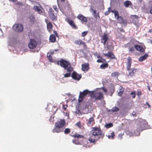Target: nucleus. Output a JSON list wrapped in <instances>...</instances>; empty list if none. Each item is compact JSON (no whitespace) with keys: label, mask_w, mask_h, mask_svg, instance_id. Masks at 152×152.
Here are the masks:
<instances>
[{"label":"nucleus","mask_w":152,"mask_h":152,"mask_svg":"<svg viewBox=\"0 0 152 152\" xmlns=\"http://www.w3.org/2000/svg\"><path fill=\"white\" fill-rule=\"evenodd\" d=\"M124 91V88L122 86H120L119 89V91L118 92V95L120 96H121L122 94Z\"/></svg>","instance_id":"obj_29"},{"label":"nucleus","mask_w":152,"mask_h":152,"mask_svg":"<svg viewBox=\"0 0 152 152\" xmlns=\"http://www.w3.org/2000/svg\"><path fill=\"white\" fill-rule=\"evenodd\" d=\"M82 70L84 71H87L89 69V64L88 63L83 64L81 65Z\"/></svg>","instance_id":"obj_18"},{"label":"nucleus","mask_w":152,"mask_h":152,"mask_svg":"<svg viewBox=\"0 0 152 152\" xmlns=\"http://www.w3.org/2000/svg\"><path fill=\"white\" fill-rule=\"evenodd\" d=\"M33 9L37 12H38L39 13L41 14L42 13V11L41 10L38 6H34L33 7Z\"/></svg>","instance_id":"obj_27"},{"label":"nucleus","mask_w":152,"mask_h":152,"mask_svg":"<svg viewBox=\"0 0 152 152\" xmlns=\"http://www.w3.org/2000/svg\"><path fill=\"white\" fill-rule=\"evenodd\" d=\"M102 90L105 93H106L107 92V89L104 87H103L102 88Z\"/></svg>","instance_id":"obj_54"},{"label":"nucleus","mask_w":152,"mask_h":152,"mask_svg":"<svg viewBox=\"0 0 152 152\" xmlns=\"http://www.w3.org/2000/svg\"><path fill=\"white\" fill-rule=\"evenodd\" d=\"M12 28L16 32H21L23 31V26L20 24H15L13 25Z\"/></svg>","instance_id":"obj_7"},{"label":"nucleus","mask_w":152,"mask_h":152,"mask_svg":"<svg viewBox=\"0 0 152 152\" xmlns=\"http://www.w3.org/2000/svg\"><path fill=\"white\" fill-rule=\"evenodd\" d=\"M71 136L73 137L74 138L77 139V140L75 139L72 140L73 142L76 144H79L80 143L79 141V139H83L84 137V136L80 135L77 133L74 135H71Z\"/></svg>","instance_id":"obj_6"},{"label":"nucleus","mask_w":152,"mask_h":152,"mask_svg":"<svg viewBox=\"0 0 152 152\" xmlns=\"http://www.w3.org/2000/svg\"><path fill=\"white\" fill-rule=\"evenodd\" d=\"M57 63L65 69L67 70V72H71L73 70V68L71 66L70 63L67 61L61 59L60 61H58Z\"/></svg>","instance_id":"obj_3"},{"label":"nucleus","mask_w":152,"mask_h":152,"mask_svg":"<svg viewBox=\"0 0 152 152\" xmlns=\"http://www.w3.org/2000/svg\"><path fill=\"white\" fill-rule=\"evenodd\" d=\"M71 74L70 73H66L64 75V77H70L71 76Z\"/></svg>","instance_id":"obj_44"},{"label":"nucleus","mask_w":152,"mask_h":152,"mask_svg":"<svg viewBox=\"0 0 152 152\" xmlns=\"http://www.w3.org/2000/svg\"><path fill=\"white\" fill-rule=\"evenodd\" d=\"M37 45L36 42L34 39H30L28 44V47L30 49H34Z\"/></svg>","instance_id":"obj_9"},{"label":"nucleus","mask_w":152,"mask_h":152,"mask_svg":"<svg viewBox=\"0 0 152 152\" xmlns=\"http://www.w3.org/2000/svg\"><path fill=\"white\" fill-rule=\"evenodd\" d=\"M83 145H84V146H85L86 148H90L91 147L90 144L87 141L86 142V144L83 143Z\"/></svg>","instance_id":"obj_41"},{"label":"nucleus","mask_w":152,"mask_h":152,"mask_svg":"<svg viewBox=\"0 0 152 152\" xmlns=\"http://www.w3.org/2000/svg\"><path fill=\"white\" fill-rule=\"evenodd\" d=\"M71 77L74 80L79 81L81 78V74H79L75 71H73L71 75Z\"/></svg>","instance_id":"obj_8"},{"label":"nucleus","mask_w":152,"mask_h":152,"mask_svg":"<svg viewBox=\"0 0 152 152\" xmlns=\"http://www.w3.org/2000/svg\"><path fill=\"white\" fill-rule=\"evenodd\" d=\"M98 58H99L100 59H98L97 60V62L98 63H102L106 62V60L102 58V57L99 56Z\"/></svg>","instance_id":"obj_32"},{"label":"nucleus","mask_w":152,"mask_h":152,"mask_svg":"<svg viewBox=\"0 0 152 152\" xmlns=\"http://www.w3.org/2000/svg\"><path fill=\"white\" fill-rule=\"evenodd\" d=\"M48 14L49 15H55V13L54 10H53L52 8H50L49 9V11L48 12Z\"/></svg>","instance_id":"obj_36"},{"label":"nucleus","mask_w":152,"mask_h":152,"mask_svg":"<svg viewBox=\"0 0 152 152\" xmlns=\"http://www.w3.org/2000/svg\"><path fill=\"white\" fill-rule=\"evenodd\" d=\"M124 5L126 7H128L132 5V3L129 1H126L124 3Z\"/></svg>","instance_id":"obj_25"},{"label":"nucleus","mask_w":152,"mask_h":152,"mask_svg":"<svg viewBox=\"0 0 152 152\" xmlns=\"http://www.w3.org/2000/svg\"><path fill=\"white\" fill-rule=\"evenodd\" d=\"M77 18L79 20H81L82 23L87 22V19L82 14H79Z\"/></svg>","instance_id":"obj_17"},{"label":"nucleus","mask_w":152,"mask_h":152,"mask_svg":"<svg viewBox=\"0 0 152 152\" xmlns=\"http://www.w3.org/2000/svg\"><path fill=\"white\" fill-rule=\"evenodd\" d=\"M84 98L83 97H82L81 96L80 94L78 99L79 102H82Z\"/></svg>","instance_id":"obj_40"},{"label":"nucleus","mask_w":152,"mask_h":152,"mask_svg":"<svg viewBox=\"0 0 152 152\" xmlns=\"http://www.w3.org/2000/svg\"><path fill=\"white\" fill-rule=\"evenodd\" d=\"M134 47L138 51L142 52H145V49L142 46L136 45H134Z\"/></svg>","instance_id":"obj_21"},{"label":"nucleus","mask_w":152,"mask_h":152,"mask_svg":"<svg viewBox=\"0 0 152 152\" xmlns=\"http://www.w3.org/2000/svg\"><path fill=\"white\" fill-rule=\"evenodd\" d=\"M67 107V105H63V109L64 110H66V107Z\"/></svg>","instance_id":"obj_56"},{"label":"nucleus","mask_w":152,"mask_h":152,"mask_svg":"<svg viewBox=\"0 0 152 152\" xmlns=\"http://www.w3.org/2000/svg\"><path fill=\"white\" fill-rule=\"evenodd\" d=\"M137 95L138 97L141 96L142 95V92L141 91H137Z\"/></svg>","instance_id":"obj_46"},{"label":"nucleus","mask_w":152,"mask_h":152,"mask_svg":"<svg viewBox=\"0 0 152 152\" xmlns=\"http://www.w3.org/2000/svg\"><path fill=\"white\" fill-rule=\"evenodd\" d=\"M148 89L149 91H151L150 87L149 86H147Z\"/></svg>","instance_id":"obj_63"},{"label":"nucleus","mask_w":152,"mask_h":152,"mask_svg":"<svg viewBox=\"0 0 152 152\" xmlns=\"http://www.w3.org/2000/svg\"><path fill=\"white\" fill-rule=\"evenodd\" d=\"M87 124L89 126H92L95 124L94 120L93 117H91L89 119L86 120Z\"/></svg>","instance_id":"obj_16"},{"label":"nucleus","mask_w":152,"mask_h":152,"mask_svg":"<svg viewBox=\"0 0 152 152\" xmlns=\"http://www.w3.org/2000/svg\"><path fill=\"white\" fill-rule=\"evenodd\" d=\"M148 55V53H145L144 56H141L139 58V61L140 62L142 61L147 58Z\"/></svg>","instance_id":"obj_22"},{"label":"nucleus","mask_w":152,"mask_h":152,"mask_svg":"<svg viewBox=\"0 0 152 152\" xmlns=\"http://www.w3.org/2000/svg\"><path fill=\"white\" fill-rule=\"evenodd\" d=\"M109 39V36L106 33H104L102 36L101 39V43H103L104 45L105 44L106 42Z\"/></svg>","instance_id":"obj_12"},{"label":"nucleus","mask_w":152,"mask_h":152,"mask_svg":"<svg viewBox=\"0 0 152 152\" xmlns=\"http://www.w3.org/2000/svg\"><path fill=\"white\" fill-rule=\"evenodd\" d=\"M88 33L87 31H84L82 33V37H85L86 35Z\"/></svg>","instance_id":"obj_48"},{"label":"nucleus","mask_w":152,"mask_h":152,"mask_svg":"<svg viewBox=\"0 0 152 152\" xmlns=\"http://www.w3.org/2000/svg\"><path fill=\"white\" fill-rule=\"evenodd\" d=\"M47 57L49 60V61L51 62H53V59H52V55H51L50 54V53H48L47 54Z\"/></svg>","instance_id":"obj_33"},{"label":"nucleus","mask_w":152,"mask_h":152,"mask_svg":"<svg viewBox=\"0 0 152 152\" xmlns=\"http://www.w3.org/2000/svg\"><path fill=\"white\" fill-rule=\"evenodd\" d=\"M64 133L66 134H69L71 132L70 129L68 128H66L64 130Z\"/></svg>","instance_id":"obj_35"},{"label":"nucleus","mask_w":152,"mask_h":152,"mask_svg":"<svg viewBox=\"0 0 152 152\" xmlns=\"http://www.w3.org/2000/svg\"><path fill=\"white\" fill-rule=\"evenodd\" d=\"M118 74V73L117 72H114L111 74V75L112 76L115 77Z\"/></svg>","instance_id":"obj_47"},{"label":"nucleus","mask_w":152,"mask_h":152,"mask_svg":"<svg viewBox=\"0 0 152 152\" xmlns=\"http://www.w3.org/2000/svg\"><path fill=\"white\" fill-rule=\"evenodd\" d=\"M60 10L62 12H67L71 10V6L68 1H66L64 4H62L60 7Z\"/></svg>","instance_id":"obj_5"},{"label":"nucleus","mask_w":152,"mask_h":152,"mask_svg":"<svg viewBox=\"0 0 152 152\" xmlns=\"http://www.w3.org/2000/svg\"><path fill=\"white\" fill-rule=\"evenodd\" d=\"M108 66V64L107 63H104L100 66V68L101 69H104L106 68H107Z\"/></svg>","instance_id":"obj_28"},{"label":"nucleus","mask_w":152,"mask_h":152,"mask_svg":"<svg viewBox=\"0 0 152 152\" xmlns=\"http://www.w3.org/2000/svg\"><path fill=\"white\" fill-rule=\"evenodd\" d=\"M115 13L114 14V15L115 17H116V16L117 17L118 16H119V15L118 14V13L117 11H116V12H115Z\"/></svg>","instance_id":"obj_51"},{"label":"nucleus","mask_w":152,"mask_h":152,"mask_svg":"<svg viewBox=\"0 0 152 152\" xmlns=\"http://www.w3.org/2000/svg\"><path fill=\"white\" fill-rule=\"evenodd\" d=\"M65 124L66 121L64 119L57 120L55 124V127L53 129V132L59 133L64 132V128Z\"/></svg>","instance_id":"obj_2"},{"label":"nucleus","mask_w":152,"mask_h":152,"mask_svg":"<svg viewBox=\"0 0 152 152\" xmlns=\"http://www.w3.org/2000/svg\"><path fill=\"white\" fill-rule=\"evenodd\" d=\"M115 91L114 88V87H111L110 88V92L111 93V95L110 96H112V94L114 93Z\"/></svg>","instance_id":"obj_38"},{"label":"nucleus","mask_w":152,"mask_h":152,"mask_svg":"<svg viewBox=\"0 0 152 152\" xmlns=\"http://www.w3.org/2000/svg\"><path fill=\"white\" fill-rule=\"evenodd\" d=\"M117 11L115 10H111L110 11V12H112L114 13H115V12H116Z\"/></svg>","instance_id":"obj_62"},{"label":"nucleus","mask_w":152,"mask_h":152,"mask_svg":"<svg viewBox=\"0 0 152 152\" xmlns=\"http://www.w3.org/2000/svg\"><path fill=\"white\" fill-rule=\"evenodd\" d=\"M131 115L133 116H136V112L134 111H133L131 114Z\"/></svg>","instance_id":"obj_55"},{"label":"nucleus","mask_w":152,"mask_h":152,"mask_svg":"<svg viewBox=\"0 0 152 152\" xmlns=\"http://www.w3.org/2000/svg\"><path fill=\"white\" fill-rule=\"evenodd\" d=\"M49 16L51 19L53 21H56L57 20V17L56 15H49Z\"/></svg>","instance_id":"obj_31"},{"label":"nucleus","mask_w":152,"mask_h":152,"mask_svg":"<svg viewBox=\"0 0 152 152\" xmlns=\"http://www.w3.org/2000/svg\"><path fill=\"white\" fill-rule=\"evenodd\" d=\"M150 12L152 14V7H151L150 10Z\"/></svg>","instance_id":"obj_64"},{"label":"nucleus","mask_w":152,"mask_h":152,"mask_svg":"<svg viewBox=\"0 0 152 152\" xmlns=\"http://www.w3.org/2000/svg\"><path fill=\"white\" fill-rule=\"evenodd\" d=\"M118 29H119L120 31L121 32H124L125 31L124 30V29L123 28H117Z\"/></svg>","instance_id":"obj_49"},{"label":"nucleus","mask_w":152,"mask_h":152,"mask_svg":"<svg viewBox=\"0 0 152 152\" xmlns=\"http://www.w3.org/2000/svg\"><path fill=\"white\" fill-rule=\"evenodd\" d=\"M66 20L72 28L75 29H77V27L72 20L70 19L69 18L66 19Z\"/></svg>","instance_id":"obj_14"},{"label":"nucleus","mask_w":152,"mask_h":152,"mask_svg":"<svg viewBox=\"0 0 152 152\" xmlns=\"http://www.w3.org/2000/svg\"><path fill=\"white\" fill-rule=\"evenodd\" d=\"M146 104L149 107H151V106L150 105V104H149L148 103V102H146Z\"/></svg>","instance_id":"obj_60"},{"label":"nucleus","mask_w":152,"mask_h":152,"mask_svg":"<svg viewBox=\"0 0 152 152\" xmlns=\"http://www.w3.org/2000/svg\"><path fill=\"white\" fill-rule=\"evenodd\" d=\"M93 131L89 134L88 140L91 143H94L100 138H103L104 135L99 127H93Z\"/></svg>","instance_id":"obj_1"},{"label":"nucleus","mask_w":152,"mask_h":152,"mask_svg":"<svg viewBox=\"0 0 152 152\" xmlns=\"http://www.w3.org/2000/svg\"><path fill=\"white\" fill-rule=\"evenodd\" d=\"M17 4H18L19 5H22V3L20 2H17Z\"/></svg>","instance_id":"obj_61"},{"label":"nucleus","mask_w":152,"mask_h":152,"mask_svg":"<svg viewBox=\"0 0 152 152\" xmlns=\"http://www.w3.org/2000/svg\"><path fill=\"white\" fill-rule=\"evenodd\" d=\"M29 19L30 22H34V16L32 15H31L29 17Z\"/></svg>","instance_id":"obj_42"},{"label":"nucleus","mask_w":152,"mask_h":152,"mask_svg":"<svg viewBox=\"0 0 152 152\" xmlns=\"http://www.w3.org/2000/svg\"><path fill=\"white\" fill-rule=\"evenodd\" d=\"M134 48L133 47H131L129 49V51L132 52L134 51Z\"/></svg>","instance_id":"obj_52"},{"label":"nucleus","mask_w":152,"mask_h":152,"mask_svg":"<svg viewBox=\"0 0 152 152\" xmlns=\"http://www.w3.org/2000/svg\"><path fill=\"white\" fill-rule=\"evenodd\" d=\"M74 43L76 45H83L84 48L85 49H87V46L85 43L84 42H83L80 39L77 40L75 41L74 42Z\"/></svg>","instance_id":"obj_13"},{"label":"nucleus","mask_w":152,"mask_h":152,"mask_svg":"<svg viewBox=\"0 0 152 152\" xmlns=\"http://www.w3.org/2000/svg\"><path fill=\"white\" fill-rule=\"evenodd\" d=\"M28 36L30 39H33L35 37V34L34 31L30 30L28 33Z\"/></svg>","instance_id":"obj_20"},{"label":"nucleus","mask_w":152,"mask_h":152,"mask_svg":"<svg viewBox=\"0 0 152 152\" xmlns=\"http://www.w3.org/2000/svg\"><path fill=\"white\" fill-rule=\"evenodd\" d=\"M53 9L57 12H58V9L57 8V7L56 5H53Z\"/></svg>","instance_id":"obj_45"},{"label":"nucleus","mask_w":152,"mask_h":152,"mask_svg":"<svg viewBox=\"0 0 152 152\" xmlns=\"http://www.w3.org/2000/svg\"><path fill=\"white\" fill-rule=\"evenodd\" d=\"M113 124L111 123H109L107 124H106L104 126L106 128L108 129L110 128L113 127Z\"/></svg>","instance_id":"obj_34"},{"label":"nucleus","mask_w":152,"mask_h":152,"mask_svg":"<svg viewBox=\"0 0 152 152\" xmlns=\"http://www.w3.org/2000/svg\"><path fill=\"white\" fill-rule=\"evenodd\" d=\"M110 136L112 139H113L115 137V134L114 132H113L111 133Z\"/></svg>","instance_id":"obj_50"},{"label":"nucleus","mask_w":152,"mask_h":152,"mask_svg":"<svg viewBox=\"0 0 152 152\" xmlns=\"http://www.w3.org/2000/svg\"><path fill=\"white\" fill-rule=\"evenodd\" d=\"M47 24V28L48 30H51L53 27V25L51 23L50 21L48 22H46Z\"/></svg>","instance_id":"obj_30"},{"label":"nucleus","mask_w":152,"mask_h":152,"mask_svg":"<svg viewBox=\"0 0 152 152\" xmlns=\"http://www.w3.org/2000/svg\"><path fill=\"white\" fill-rule=\"evenodd\" d=\"M90 96L91 98L95 99L96 100H101L103 98V94L100 92H96L94 93L92 92L91 93Z\"/></svg>","instance_id":"obj_4"},{"label":"nucleus","mask_w":152,"mask_h":152,"mask_svg":"<svg viewBox=\"0 0 152 152\" xmlns=\"http://www.w3.org/2000/svg\"><path fill=\"white\" fill-rule=\"evenodd\" d=\"M49 40L51 42H55L56 40V36L54 34L51 35L50 37Z\"/></svg>","instance_id":"obj_26"},{"label":"nucleus","mask_w":152,"mask_h":152,"mask_svg":"<svg viewBox=\"0 0 152 152\" xmlns=\"http://www.w3.org/2000/svg\"><path fill=\"white\" fill-rule=\"evenodd\" d=\"M58 1H59L60 2H64L65 1V0H57Z\"/></svg>","instance_id":"obj_58"},{"label":"nucleus","mask_w":152,"mask_h":152,"mask_svg":"<svg viewBox=\"0 0 152 152\" xmlns=\"http://www.w3.org/2000/svg\"><path fill=\"white\" fill-rule=\"evenodd\" d=\"M50 54L51 55H52V56H53V53H54V52L53 51H50Z\"/></svg>","instance_id":"obj_59"},{"label":"nucleus","mask_w":152,"mask_h":152,"mask_svg":"<svg viewBox=\"0 0 152 152\" xmlns=\"http://www.w3.org/2000/svg\"><path fill=\"white\" fill-rule=\"evenodd\" d=\"M90 11L92 12H93L94 16L96 20L97 19L98 20L99 19L100 16L99 12L96 13V11L95 10H94L92 7L90 9Z\"/></svg>","instance_id":"obj_15"},{"label":"nucleus","mask_w":152,"mask_h":152,"mask_svg":"<svg viewBox=\"0 0 152 152\" xmlns=\"http://www.w3.org/2000/svg\"><path fill=\"white\" fill-rule=\"evenodd\" d=\"M119 109L118 107H114L113 108H112V112H117L119 110Z\"/></svg>","instance_id":"obj_39"},{"label":"nucleus","mask_w":152,"mask_h":152,"mask_svg":"<svg viewBox=\"0 0 152 152\" xmlns=\"http://www.w3.org/2000/svg\"><path fill=\"white\" fill-rule=\"evenodd\" d=\"M53 33L54 34V35L55 36H57L58 37V34H57V32L56 31H54V32H53Z\"/></svg>","instance_id":"obj_57"},{"label":"nucleus","mask_w":152,"mask_h":152,"mask_svg":"<svg viewBox=\"0 0 152 152\" xmlns=\"http://www.w3.org/2000/svg\"><path fill=\"white\" fill-rule=\"evenodd\" d=\"M75 125L77 126L78 127L80 128H81V125L80 122H77L75 124Z\"/></svg>","instance_id":"obj_43"},{"label":"nucleus","mask_w":152,"mask_h":152,"mask_svg":"<svg viewBox=\"0 0 152 152\" xmlns=\"http://www.w3.org/2000/svg\"><path fill=\"white\" fill-rule=\"evenodd\" d=\"M136 72V69L133 68L132 69V70L129 72V75L130 76L134 75L135 73Z\"/></svg>","instance_id":"obj_24"},{"label":"nucleus","mask_w":152,"mask_h":152,"mask_svg":"<svg viewBox=\"0 0 152 152\" xmlns=\"http://www.w3.org/2000/svg\"><path fill=\"white\" fill-rule=\"evenodd\" d=\"M110 12V11L109 9L108 10V11L106 12L105 13V15H108Z\"/></svg>","instance_id":"obj_53"},{"label":"nucleus","mask_w":152,"mask_h":152,"mask_svg":"<svg viewBox=\"0 0 152 152\" xmlns=\"http://www.w3.org/2000/svg\"><path fill=\"white\" fill-rule=\"evenodd\" d=\"M132 64V59L130 57H128L127 58V61L126 63V69L128 71L131 70V67Z\"/></svg>","instance_id":"obj_11"},{"label":"nucleus","mask_w":152,"mask_h":152,"mask_svg":"<svg viewBox=\"0 0 152 152\" xmlns=\"http://www.w3.org/2000/svg\"><path fill=\"white\" fill-rule=\"evenodd\" d=\"M104 56H107V58H110V59H115V57L114 54L112 52H108L107 53H103Z\"/></svg>","instance_id":"obj_19"},{"label":"nucleus","mask_w":152,"mask_h":152,"mask_svg":"<svg viewBox=\"0 0 152 152\" xmlns=\"http://www.w3.org/2000/svg\"><path fill=\"white\" fill-rule=\"evenodd\" d=\"M136 91H134L131 92V93H130V95H132V98L133 99H134L135 98L136 96Z\"/></svg>","instance_id":"obj_37"},{"label":"nucleus","mask_w":152,"mask_h":152,"mask_svg":"<svg viewBox=\"0 0 152 152\" xmlns=\"http://www.w3.org/2000/svg\"><path fill=\"white\" fill-rule=\"evenodd\" d=\"M89 93H90V92L89 91L86 90H84L82 92H80V94L81 96L82 97H84Z\"/></svg>","instance_id":"obj_23"},{"label":"nucleus","mask_w":152,"mask_h":152,"mask_svg":"<svg viewBox=\"0 0 152 152\" xmlns=\"http://www.w3.org/2000/svg\"><path fill=\"white\" fill-rule=\"evenodd\" d=\"M117 22L120 24H124V25L126 26L127 25V20L126 19L124 20L122 16H118L117 17Z\"/></svg>","instance_id":"obj_10"}]
</instances>
